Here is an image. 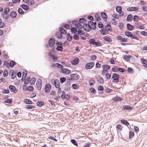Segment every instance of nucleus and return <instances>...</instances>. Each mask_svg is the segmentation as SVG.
Masks as SVG:
<instances>
[{"mask_svg": "<svg viewBox=\"0 0 147 147\" xmlns=\"http://www.w3.org/2000/svg\"><path fill=\"white\" fill-rule=\"evenodd\" d=\"M102 70L101 71V74L103 77H105L107 79H110L111 74L109 73L108 70L110 68V66L108 65H104L102 66Z\"/></svg>", "mask_w": 147, "mask_h": 147, "instance_id": "f257e3e1", "label": "nucleus"}, {"mask_svg": "<svg viewBox=\"0 0 147 147\" xmlns=\"http://www.w3.org/2000/svg\"><path fill=\"white\" fill-rule=\"evenodd\" d=\"M89 42L90 44H92L93 45H95L97 46H101V42L98 40H97V41H96L95 39L94 38H92L90 39Z\"/></svg>", "mask_w": 147, "mask_h": 147, "instance_id": "f03ea898", "label": "nucleus"}, {"mask_svg": "<svg viewBox=\"0 0 147 147\" xmlns=\"http://www.w3.org/2000/svg\"><path fill=\"white\" fill-rule=\"evenodd\" d=\"M125 35L126 36L130 37L131 38L134 39L136 40H138L139 39V38L135 35L134 33H131L129 31L125 32Z\"/></svg>", "mask_w": 147, "mask_h": 147, "instance_id": "7ed1b4c3", "label": "nucleus"}, {"mask_svg": "<svg viewBox=\"0 0 147 147\" xmlns=\"http://www.w3.org/2000/svg\"><path fill=\"white\" fill-rule=\"evenodd\" d=\"M120 76L117 74H114L112 75V78L113 82L115 83H117L119 81Z\"/></svg>", "mask_w": 147, "mask_h": 147, "instance_id": "20e7f679", "label": "nucleus"}, {"mask_svg": "<svg viewBox=\"0 0 147 147\" xmlns=\"http://www.w3.org/2000/svg\"><path fill=\"white\" fill-rule=\"evenodd\" d=\"M42 80L40 79H38L36 82V87L39 90H40L42 87Z\"/></svg>", "mask_w": 147, "mask_h": 147, "instance_id": "39448f33", "label": "nucleus"}, {"mask_svg": "<svg viewBox=\"0 0 147 147\" xmlns=\"http://www.w3.org/2000/svg\"><path fill=\"white\" fill-rule=\"evenodd\" d=\"M94 62H90L87 63L85 65V68L86 69H92L94 66Z\"/></svg>", "mask_w": 147, "mask_h": 147, "instance_id": "423d86ee", "label": "nucleus"}, {"mask_svg": "<svg viewBox=\"0 0 147 147\" xmlns=\"http://www.w3.org/2000/svg\"><path fill=\"white\" fill-rule=\"evenodd\" d=\"M72 23L78 29H81L82 28V25L79 23L78 21L74 20L72 21Z\"/></svg>", "mask_w": 147, "mask_h": 147, "instance_id": "0eeeda50", "label": "nucleus"}, {"mask_svg": "<svg viewBox=\"0 0 147 147\" xmlns=\"http://www.w3.org/2000/svg\"><path fill=\"white\" fill-rule=\"evenodd\" d=\"M88 23L90 24V29H92L94 30H95L96 29V22H93L90 21H89Z\"/></svg>", "mask_w": 147, "mask_h": 147, "instance_id": "6e6552de", "label": "nucleus"}, {"mask_svg": "<svg viewBox=\"0 0 147 147\" xmlns=\"http://www.w3.org/2000/svg\"><path fill=\"white\" fill-rule=\"evenodd\" d=\"M116 11L120 14V16L121 17L123 15V13H122V7L120 6H117L116 7Z\"/></svg>", "mask_w": 147, "mask_h": 147, "instance_id": "1a4fd4ad", "label": "nucleus"}, {"mask_svg": "<svg viewBox=\"0 0 147 147\" xmlns=\"http://www.w3.org/2000/svg\"><path fill=\"white\" fill-rule=\"evenodd\" d=\"M55 43V40L54 38H50L49 41V46L51 47H53Z\"/></svg>", "mask_w": 147, "mask_h": 147, "instance_id": "9d476101", "label": "nucleus"}, {"mask_svg": "<svg viewBox=\"0 0 147 147\" xmlns=\"http://www.w3.org/2000/svg\"><path fill=\"white\" fill-rule=\"evenodd\" d=\"M83 28L84 30L86 31H90V24L88 23L84 24L83 26Z\"/></svg>", "mask_w": 147, "mask_h": 147, "instance_id": "9b49d317", "label": "nucleus"}, {"mask_svg": "<svg viewBox=\"0 0 147 147\" xmlns=\"http://www.w3.org/2000/svg\"><path fill=\"white\" fill-rule=\"evenodd\" d=\"M10 91L15 93H17L18 92V89H16V87L13 85H10L9 87Z\"/></svg>", "mask_w": 147, "mask_h": 147, "instance_id": "f8f14e48", "label": "nucleus"}, {"mask_svg": "<svg viewBox=\"0 0 147 147\" xmlns=\"http://www.w3.org/2000/svg\"><path fill=\"white\" fill-rule=\"evenodd\" d=\"M23 1L24 3L29 5H32L34 3V0H23Z\"/></svg>", "mask_w": 147, "mask_h": 147, "instance_id": "ddd939ff", "label": "nucleus"}, {"mask_svg": "<svg viewBox=\"0 0 147 147\" xmlns=\"http://www.w3.org/2000/svg\"><path fill=\"white\" fill-rule=\"evenodd\" d=\"M16 64L15 62L13 61H11L9 63H8L6 64V66L7 68H9L10 67H12Z\"/></svg>", "mask_w": 147, "mask_h": 147, "instance_id": "4468645a", "label": "nucleus"}, {"mask_svg": "<svg viewBox=\"0 0 147 147\" xmlns=\"http://www.w3.org/2000/svg\"><path fill=\"white\" fill-rule=\"evenodd\" d=\"M53 82L54 83V85L55 87L57 88H59V91H60L61 89V88H59L60 86V83L59 80L58 79H56Z\"/></svg>", "mask_w": 147, "mask_h": 147, "instance_id": "2eb2a0df", "label": "nucleus"}, {"mask_svg": "<svg viewBox=\"0 0 147 147\" xmlns=\"http://www.w3.org/2000/svg\"><path fill=\"white\" fill-rule=\"evenodd\" d=\"M51 88V86L50 84H46L45 87V92L47 93L49 92Z\"/></svg>", "mask_w": 147, "mask_h": 147, "instance_id": "dca6fc26", "label": "nucleus"}, {"mask_svg": "<svg viewBox=\"0 0 147 147\" xmlns=\"http://www.w3.org/2000/svg\"><path fill=\"white\" fill-rule=\"evenodd\" d=\"M71 78L72 80H77L79 78V76L77 74H73L71 75Z\"/></svg>", "mask_w": 147, "mask_h": 147, "instance_id": "f3484780", "label": "nucleus"}, {"mask_svg": "<svg viewBox=\"0 0 147 147\" xmlns=\"http://www.w3.org/2000/svg\"><path fill=\"white\" fill-rule=\"evenodd\" d=\"M61 72L63 74H68L70 73L71 71L67 69L63 68L61 69Z\"/></svg>", "mask_w": 147, "mask_h": 147, "instance_id": "a211bd4d", "label": "nucleus"}, {"mask_svg": "<svg viewBox=\"0 0 147 147\" xmlns=\"http://www.w3.org/2000/svg\"><path fill=\"white\" fill-rule=\"evenodd\" d=\"M138 10V8L137 7H128L127 9V10L128 11H137Z\"/></svg>", "mask_w": 147, "mask_h": 147, "instance_id": "6ab92c4d", "label": "nucleus"}, {"mask_svg": "<svg viewBox=\"0 0 147 147\" xmlns=\"http://www.w3.org/2000/svg\"><path fill=\"white\" fill-rule=\"evenodd\" d=\"M79 61V59L78 57L75 58L74 59L71 61V64L74 65H77Z\"/></svg>", "mask_w": 147, "mask_h": 147, "instance_id": "aec40b11", "label": "nucleus"}, {"mask_svg": "<svg viewBox=\"0 0 147 147\" xmlns=\"http://www.w3.org/2000/svg\"><path fill=\"white\" fill-rule=\"evenodd\" d=\"M141 61L143 66L147 68V60L144 58H142Z\"/></svg>", "mask_w": 147, "mask_h": 147, "instance_id": "412c9836", "label": "nucleus"}, {"mask_svg": "<svg viewBox=\"0 0 147 147\" xmlns=\"http://www.w3.org/2000/svg\"><path fill=\"white\" fill-rule=\"evenodd\" d=\"M101 16L104 20L105 22H106L107 20V16L106 13L104 12H102L101 13Z\"/></svg>", "mask_w": 147, "mask_h": 147, "instance_id": "4be33fe9", "label": "nucleus"}, {"mask_svg": "<svg viewBox=\"0 0 147 147\" xmlns=\"http://www.w3.org/2000/svg\"><path fill=\"white\" fill-rule=\"evenodd\" d=\"M105 28L107 30L108 32V31L111 32L112 31L111 25L109 24H107V25L105 26Z\"/></svg>", "mask_w": 147, "mask_h": 147, "instance_id": "5701e85b", "label": "nucleus"}, {"mask_svg": "<svg viewBox=\"0 0 147 147\" xmlns=\"http://www.w3.org/2000/svg\"><path fill=\"white\" fill-rule=\"evenodd\" d=\"M112 100L115 101H121L122 100V98L121 97L116 96L115 97L113 98Z\"/></svg>", "mask_w": 147, "mask_h": 147, "instance_id": "b1692460", "label": "nucleus"}, {"mask_svg": "<svg viewBox=\"0 0 147 147\" xmlns=\"http://www.w3.org/2000/svg\"><path fill=\"white\" fill-rule=\"evenodd\" d=\"M100 33L103 35H105L108 33V32L107 30L105 28H102L100 30Z\"/></svg>", "mask_w": 147, "mask_h": 147, "instance_id": "393cba45", "label": "nucleus"}, {"mask_svg": "<svg viewBox=\"0 0 147 147\" xmlns=\"http://www.w3.org/2000/svg\"><path fill=\"white\" fill-rule=\"evenodd\" d=\"M97 80L98 82L100 84H103L104 83V80L102 77H98L97 78Z\"/></svg>", "mask_w": 147, "mask_h": 147, "instance_id": "a878e982", "label": "nucleus"}, {"mask_svg": "<svg viewBox=\"0 0 147 147\" xmlns=\"http://www.w3.org/2000/svg\"><path fill=\"white\" fill-rule=\"evenodd\" d=\"M1 16L3 18L5 19H8L9 17V15L8 13H6L4 12L2 13Z\"/></svg>", "mask_w": 147, "mask_h": 147, "instance_id": "bb28decb", "label": "nucleus"}, {"mask_svg": "<svg viewBox=\"0 0 147 147\" xmlns=\"http://www.w3.org/2000/svg\"><path fill=\"white\" fill-rule=\"evenodd\" d=\"M122 109L124 110H130L132 109V108L130 106L126 105L123 106Z\"/></svg>", "mask_w": 147, "mask_h": 147, "instance_id": "cd10ccee", "label": "nucleus"}, {"mask_svg": "<svg viewBox=\"0 0 147 147\" xmlns=\"http://www.w3.org/2000/svg\"><path fill=\"white\" fill-rule=\"evenodd\" d=\"M103 39L105 41L109 42H111L112 41V39L111 38L107 36H105L103 38Z\"/></svg>", "mask_w": 147, "mask_h": 147, "instance_id": "c85d7f7f", "label": "nucleus"}, {"mask_svg": "<svg viewBox=\"0 0 147 147\" xmlns=\"http://www.w3.org/2000/svg\"><path fill=\"white\" fill-rule=\"evenodd\" d=\"M10 15L12 18H15L16 16L17 13L15 11H12L11 13L10 14Z\"/></svg>", "mask_w": 147, "mask_h": 147, "instance_id": "c756f323", "label": "nucleus"}, {"mask_svg": "<svg viewBox=\"0 0 147 147\" xmlns=\"http://www.w3.org/2000/svg\"><path fill=\"white\" fill-rule=\"evenodd\" d=\"M133 19L132 15L131 14H130L127 16L126 20L127 21L130 22Z\"/></svg>", "mask_w": 147, "mask_h": 147, "instance_id": "7c9ffc66", "label": "nucleus"}, {"mask_svg": "<svg viewBox=\"0 0 147 147\" xmlns=\"http://www.w3.org/2000/svg\"><path fill=\"white\" fill-rule=\"evenodd\" d=\"M127 28L129 30H132L134 29V28L131 24H127Z\"/></svg>", "mask_w": 147, "mask_h": 147, "instance_id": "2f4dec72", "label": "nucleus"}, {"mask_svg": "<svg viewBox=\"0 0 147 147\" xmlns=\"http://www.w3.org/2000/svg\"><path fill=\"white\" fill-rule=\"evenodd\" d=\"M121 122L123 124L127 126L129 125V123L125 120L124 119H122L121 120Z\"/></svg>", "mask_w": 147, "mask_h": 147, "instance_id": "473e14b6", "label": "nucleus"}, {"mask_svg": "<svg viewBox=\"0 0 147 147\" xmlns=\"http://www.w3.org/2000/svg\"><path fill=\"white\" fill-rule=\"evenodd\" d=\"M59 30L61 33L66 34L67 33L66 31L64 28H59Z\"/></svg>", "mask_w": 147, "mask_h": 147, "instance_id": "72a5a7b5", "label": "nucleus"}, {"mask_svg": "<svg viewBox=\"0 0 147 147\" xmlns=\"http://www.w3.org/2000/svg\"><path fill=\"white\" fill-rule=\"evenodd\" d=\"M95 19L97 21H98L100 20V16L98 14H96L95 15Z\"/></svg>", "mask_w": 147, "mask_h": 147, "instance_id": "f704fd0d", "label": "nucleus"}, {"mask_svg": "<svg viewBox=\"0 0 147 147\" xmlns=\"http://www.w3.org/2000/svg\"><path fill=\"white\" fill-rule=\"evenodd\" d=\"M119 69L117 66H115L112 68V70L113 72H117L119 71Z\"/></svg>", "mask_w": 147, "mask_h": 147, "instance_id": "c9c22d12", "label": "nucleus"}, {"mask_svg": "<svg viewBox=\"0 0 147 147\" xmlns=\"http://www.w3.org/2000/svg\"><path fill=\"white\" fill-rule=\"evenodd\" d=\"M55 66L57 67L58 68L62 69L63 67V66L58 63H56L54 65Z\"/></svg>", "mask_w": 147, "mask_h": 147, "instance_id": "e433bc0d", "label": "nucleus"}, {"mask_svg": "<svg viewBox=\"0 0 147 147\" xmlns=\"http://www.w3.org/2000/svg\"><path fill=\"white\" fill-rule=\"evenodd\" d=\"M24 83L26 84H30V78L29 77H27L25 80Z\"/></svg>", "mask_w": 147, "mask_h": 147, "instance_id": "4c0bfd02", "label": "nucleus"}, {"mask_svg": "<svg viewBox=\"0 0 147 147\" xmlns=\"http://www.w3.org/2000/svg\"><path fill=\"white\" fill-rule=\"evenodd\" d=\"M37 105L39 107H41L44 104V103L43 102L38 101L37 102Z\"/></svg>", "mask_w": 147, "mask_h": 147, "instance_id": "58836bf2", "label": "nucleus"}, {"mask_svg": "<svg viewBox=\"0 0 147 147\" xmlns=\"http://www.w3.org/2000/svg\"><path fill=\"white\" fill-rule=\"evenodd\" d=\"M95 83L94 80L93 79H91L89 80V84L91 86H93Z\"/></svg>", "mask_w": 147, "mask_h": 147, "instance_id": "ea45409f", "label": "nucleus"}, {"mask_svg": "<svg viewBox=\"0 0 147 147\" xmlns=\"http://www.w3.org/2000/svg\"><path fill=\"white\" fill-rule=\"evenodd\" d=\"M36 80V79L34 78H32L31 79H30V84L31 85L34 84Z\"/></svg>", "mask_w": 147, "mask_h": 147, "instance_id": "a19ab883", "label": "nucleus"}, {"mask_svg": "<svg viewBox=\"0 0 147 147\" xmlns=\"http://www.w3.org/2000/svg\"><path fill=\"white\" fill-rule=\"evenodd\" d=\"M24 101L25 103L27 104H32V101L29 99H26L24 100Z\"/></svg>", "mask_w": 147, "mask_h": 147, "instance_id": "79ce46f5", "label": "nucleus"}, {"mask_svg": "<svg viewBox=\"0 0 147 147\" xmlns=\"http://www.w3.org/2000/svg\"><path fill=\"white\" fill-rule=\"evenodd\" d=\"M22 7L25 10H28L29 8V7L28 5H27L25 4H23L22 5Z\"/></svg>", "mask_w": 147, "mask_h": 147, "instance_id": "37998d69", "label": "nucleus"}, {"mask_svg": "<svg viewBox=\"0 0 147 147\" xmlns=\"http://www.w3.org/2000/svg\"><path fill=\"white\" fill-rule=\"evenodd\" d=\"M72 86L73 89H77L79 87V86L76 84H73L72 85Z\"/></svg>", "mask_w": 147, "mask_h": 147, "instance_id": "c03bdc74", "label": "nucleus"}, {"mask_svg": "<svg viewBox=\"0 0 147 147\" xmlns=\"http://www.w3.org/2000/svg\"><path fill=\"white\" fill-rule=\"evenodd\" d=\"M123 127L120 125H118L116 126V128L117 129L119 130V131H121L122 130Z\"/></svg>", "mask_w": 147, "mask_h": 147, "instance_id": "a18cd8bd", "label": "nucleus"}, {"mask_svg": "<svg viewBox=\"0 0 147 147\" xmlns=\"http://www.w3.org/2000/svg\"><path fill=\"white\" fill-rule=\"evenodd\" d=\"M134 136V133L132 131H130L129 132V138L130 139L132 138Z\"/></svg>", "mask_w": 147, "mask_h": 147, "instance_id": "49530a36", "label": "nucleus"}, {"mask_svg": "<svg viewBox=\"0 0 147 147\" xmlns=\"http://www.w3.org/2000/svg\"><path fill=\"white\" fill-rule=\"evenodd\" d=\"M9 11V8L8 7H6L4 9V12L6 13H8Z\"/></svg>", "mask_w": 147, "mask_h": 147, "instance_id": "de8ad7c7", "label": "nucleus"}, {"mask_svg": "<svg viewBox=\"0 0 147 147\" xmlns=\"http://www.w3.org/2000/svg\"><path fill=\"white\" fill-rule=\"evenodd\" d=\"M124 58L125 60L127 61H130V59L129 57L126 55H124Z\"/></svg>", "mask_w": 147, "mask_h": 147, "instance_id": "09e8293b", "label": "nucleus"}, {"mask_svg": "<svg viewBox=\"0 0 147 147\" xmlns=\"http://www.w3.org/2000/svg\"><path fill=\"white\" fill-rule=\"evenodd\" d=\"M62 45H61L58 46L56 47V49L58 51H62L63 49V47H62Z\"/></svg>", "mask_w": 147, "mask_h": 147, "instance_id": "8fccbe9b", "label": "nucleus"}, {"mask_svg": "<svg viewBox=\"0 0 147 147\" xmlns=\"http://www.w3.org/2000/svg\"><path fill=\"white\" fill-rule=\"evenodd\" d=\"M72 39V37L71 36V34L69 33L67 34V40L69 41L71 40Z\"/></svg>", "mask_w": 147, "mask_h": 147, "instance_id": "3c124183", "label": "nucleus"}, {"mask_svg": "<svg viewBox=\"0 0 147 147\" xmlns=\"http://www.w3.org/2000/svg\"><path fill=\"white\" fill-rule=\"evenodd\" d=\"M134 21L135 22H138L139 19V18L138 16L137 15L134 16L133 17Z\"/></svg>", "mask_w": 147, "mask_h": 147, "instance_id": "603ef678", "label": "nucleus"}, {"mask_svg": "<svg viewBox=\"0 0 147 147\" xmlns=\"http://www.w3.org/2000/svg\"><path fill=\"white\" fill-rule=\"evenodd\" d=\"M18 12L20 14H23L24 13V11L21 8H19L18 9Z\"/></svg>", "mask_w": 147, "mask_h": 147, "instance_id": "864d4df0", "label": "nucleus"}, {"mask_svg": "<svg viewBox=\"0 0 147 147\" xmlns=\"http://www.w3.org/2000/svg\"><path fill=\"white\" fill-rule=\"evenodd\" d=\"M112 16L114 18L117 19H118L119 18V15L117 13L113 14Z\"/></svg>", "mask_w": 147, "mask_h": 147, "instance_id": "5fc2aeb1", "label": "nucleus"}, {"mask_svg": "<svg viewBox=\"0 0 147 147\" xmlns=\"http://www.w3.org/2000/svg\"><path fill=\"white\" fill-rule=\"evenodd\" d=\"M5 26V23L1 21L0 22V28H2L4 27Z\"/></svg>", "mask_w": 147, "mask_h": 147, "instance_id": "6e6d98bb", "label": "nucleus"}, {"mask_svg": "<svg viewBox=\"0 0 147 147\" xmlns=\"http://www.w3.org/2000/svg\"><path fill=\"white\" fill-rule=\"evenodd\" d=\"M90 90L91 92L93 94H95L96 93V90L95 89L93 88H90Z\"/></svg>", "mask_w": 147, "mask_h": 147, "instance_id": "4d7b16f0", "label": "nucleus"}, {"mask_svg": "<svg viewBox=\"0 0 147 147\" xmlns=\"http://www.w3.org/2000/svg\"><path fill=\"white\" fill-rule=\"evenodd\" d=\"M127 71L128 72L130 73H133L134 71L133 69L131 67H128L127 68Z\"/></svg>", "mask_w": 147, "mask_h": 147, "instance_id": "13d9d810", "label": "nucleus"}, {"mask_svg": "<svg viewBox=\"0 0 147 147\" xmlns=\"http://www.w3.org/2000/svg\"><path fill=\"white\" fill-rule=\"evenodd\" d=\"M27 71H24L22 72V78H25L27 76Z\"/></svg>", "mask_w": 147, "mask_h": 147, "instance_id": "bf43d9fd", "label": "nucleus"}, {"mask_svg": "<svg viewBox=\"0 0 147 147\" xmlns=\"http://www.w3.org/2000/svg\"><path fill=\"white\" fill-rule=\"evenodd\" d=\"M27 89L29 91H31L33 90L34 88L32 86H29L27 88Z\"/></svg>", "mask_w": 147, "mask_h": 147, "instance_id": "052dcab7", "label": "nucleus"}, {"mask_svg": "<svg viewBox=\"0 0 147 147\" xmlns=\"http://www.w3.org/2000/svg\"><path fill=\"white\" fill-rule=\"evenodd\" d=\"M111 22L112 23L113 25H117V21L114 19H113Z\"/></svg>", "mask_w": 147, "mask_h": 147, "instance_id": "680f3d73", "label": "nucleus"}, {"mask_svg": "<svg viewBox=\"0 0 147 147\" xmlns=\"http://www.w3.org/2000/svg\"><path fill=\"white\" fill-rule=\"evenodd\" d=\"M105 91L106 92L108 93H111L113 91V90L111 89H110L109 88H107L105 90Z\"/></svg>", "mask_w": 147, "mask_h": 147, "instance_id": "e2e57ef3", "label": "nucleus"}, {"mask_svg": "<svg viewBox=\"0 0 147 147\" xmlns=\"http://www.w3.org/2000/svg\"><path fill=\"white\" fill-rule=\"evenodd\" d=\"M57 37L59 39H60L62 37V35L61 33H57Z\"/></svg>", "mask_w": 147, "mask_h": 147, "instance_id": "0e129e2a", "label": "nucleus"}, {"mask_svg": "<svg viewBox=\"0 0 147 147\" xmlns=\"http://www.w3.org/2000/svg\"><path fill=\"white\" fill-rule=\"evenodd\" d=\"M71 143L73 144L75 146H77L78 145L76 141L74 140H71Z\"/></svg>", "mask_w": 147, "mask_h": 147, "instance_id": "69168bd1", "label": "nucleus"}, {"mask_svg": "<svg viewBox=\"0 0 147 147\" xmlns=\"http://www.w3.org/2000/svg\"><path fill=\"white\" fill-rule=\"evenodd\" d=\"M71 32L74 33H76L77 32L76 28L74 27L72 28L71 29Z\"/></svg>", "mask_w": 147, "mask_h": 147, "instance_id": "338daca9", "label": "nucleus"}, {"mask_svg": "<svg viewBox=\"0 0 147 147\" xmlns=\"http://www.w3.org/2000/svg\"><path fill=\"white\" fill-rule=\"evenodd\" d=\"M98 89L99 91H102L104 90V88L102 86L100 85L98 86Z\"/></svg>", "mask_w": 147, "mask_h": 147, "instance_id": "774afa93", "label": "nucleus"}]
</instances>
